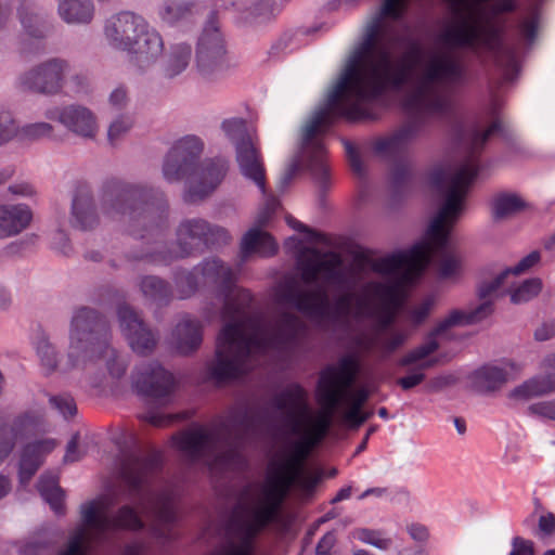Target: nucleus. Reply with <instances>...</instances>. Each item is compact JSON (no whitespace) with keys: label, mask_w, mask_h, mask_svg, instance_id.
Wrapping results in <instances>:
<instances>
[{"label":"nucleus","mask_w":555,"mask_h":555,"mask_svg":"<svg viewBox=\"0 0 555 555\" xmlns=\"http://www.w3.org/2000/svg\"><path fill=\"white\" fill-rule=\"evenodd\" d=\"M175 281L181 299L194 295L201 284L216 285L223 299L221 314L228 322L218 334L216 358L208 367L215 382L225 383L246 374L250 358L256 353L269 348L288 353L299 346L306 328L301 320L288 311L276 317L268 333H259L258 323L247 315L251 293L236 286V273L219 258L205 259L191 271L177 272Z\"/></svg>","instance_id":"nucleus-1"},{"label":"nucleus","mask_w":555,"mask_h":555,"mask_svg":"<svg viewBox=\"0 0 555 555\" xmlns=\"http://www.w3.org/2000/svg\"><path fill=\"white\" fill-rule=\"evenodd\" d=\"M502 130L499 119L493 120L485 130L473 128L463 141L465 158L453 175L443 168L430 173V183L438 191H444L446 199L437 215L430 221L425 238L409 250L392 254L372 261V270L379 274H392L402 270L403 281L409 284L425 271L431 257L438 258V274L448 279L456 274L460 260L452 250L450 232L460 217L468 190L480 170V155L490 137Z\"/></svg>","instance_id":"nucleus-2"},{"label":"nucleus","mask_w":555,"mask_h":555,"mask_svg":"<svg viewBox=\"0 0 555 555\" xmlns=\"http://www.w3.org/2000/svg\"><path fill=\"white\" fill-rule=\"evenodd\" d=\"M466 67L455 57H433L417 79L414 90L402 103L408 119L392 133L374 142V152L392 162L391 184L396 190L408 185L412 179L409 162L410 144L425 133L429 118L447 116L452 109L451 99L434 85H462L466 80Z\"/></svg>","instance_id":"nucleus-3"},{"label":"nucleus","mask_w":555,"mask_h":555,"mask_svg":"<svg viewBox=\"0 0 555 555\" xmlns=\"http://www.w3.org/2000/svg\"><path fill=\"white\" fill-rule=\"evenodd\" d=\"M360 372V362L353 354L341 357L336 365L325 366L319 375L317 384L318 399L324 411L312 418L307 402V391L298 383L288 385L272 399V405L279 411H286L285 424L297 440L308 450L319 446L326 437L333 413L341 404Z\"/></svg>","instance_id":"nucleus-4"},{"label":"nucleus","mask_w":555,"mask_h":555,"mask_svg":"<svg viewBox=\"0 0 555 555\" xmlns=\"http://www.w3.org/2000/svg\"><path fill=\"white\" fill-rule=\"evenodd\" d=\"M396 41L397 37L378 17L362 34L345 65L372 102L389 89H401L418 64L422 50L414 40L409 42L408 51L393 61L389 48Z\"/></svg>","instance_id":"nucleus-5"},{"label":"nucleus","mask_w":555,"mask_h":555,"mask_svg":"<svg viewBox=\"0 0 555 555\" xmlns=\"http://www.w3.org/2000/svg\"><path fill=\"white\" fill-rule=\"evenodd\" d=\"M372 101L344 67L339 79L327 95L323 107L314 113L302 133V147L307 153L308 168L323 186L328 182L330 169L326 149L315 137L326 132L337 119L348 122L377 120L379 115L371 107Z\"/></svg>","instance_id":"nucleus-6"},{"label":"nucleus","mask_w":555,"mask_h":555,"mask_svg":"<svg viewBox=\"0 0 555 555\" xmlns=\"http://www.w3.org/2000/svg\"><path fill=\"white\" fill-rule=\"evenodd\" d=\"M310 453L302 443L294 441L281 461L270 463L262 503L253 508L237 504L223 528L257 545L259 534L275 520L289 490L300 481Z\"/></svg>","instance_id":"nucleus-7"},{"label":"nucleus","mask_w":555,"mask_h":555,"mask_svg":"<svg viewBox=\"0 0 555 555\" xmlns=\"http://www.w3.org/2000/svg\"><path fill=\"white\" fill-rule=\"evenodd\" d=\"M101 203L103 214L135 238L156 237L168 227V204L158 189L111 178L102 185Z\"/></svg>","instance_id":"nucleus-8"},{"label":"nucleus","mask_w":555,"mask_h":555,"mask_svg":"<svg viewBox=\"0 0 555 555\" xmlns=\"http://www.w3.org/2000/svg\"><path fill=\"white\" fill-rule=\"evenodd\" d=\"M163 459L159 451L146 454H126L120 462L119 476L129 489L130 495L140 498L139 507L153 517L152 531L157 538L169 539L171 528L178 519L173 495L167 491L143 495L152 479L162 470Z\"/></svg>","instance_id":"nucleus-9"},{"label":"nucleus","mask_w":555,"mask_h":555,"mask_svg":"<svg viewBox=\"0 0 555 555\" xmlns=\"http://www.w3.org/2000/svg\"><path fill=\"white\" fill-rule=\"evenodd\" d=\"M109 326L103 315L90 308H79L72 319L68 361L64 370L86 367L103 359L108 374L113 378H121L128 363L109 346Z\"/></svg>","instance_id":"nucleus-10"},{"label":"nucleus","mask_w":555,"mask_h":555,"mask_svg":"<svg viewBox=\"0 0 555 555\" xmlns=\"http://www.w3.org/2000/svg\"><path fill=\"white\" fill-rule=\"evenodd\" d=\"M204 143L196 135H185L178 140L164 160L163 175L168 182L180 181L195 175L184 193L186 203H195L208 196L224 179L229 163L221 157L206 159L197 168Z\"/></svg>","instance_id":"nucleus-11"},{"label":"nucleus","mask_w":555,"mask_h":555,"mask_svg":"<svg viewBox=\"0 0 555 555\" xmlns=\"http://www.w3.org/2000/svg\"><path fill=\"white\" fill-rule=\"evenodd\" d=\"M280 299L299 312L338 327H348L350 318L366 317L371 307L365 297L350 292L339 295L331 307L324 289L300 291L294 284L283 287Z\"/></svg>","instance_id":"nucleus-12"},{"label":"nucleus","mask_w":555,"mask_h":555,"mask_svg":"<svg viewBox=\"0 0 555 555\" xmlns=\"http://www.w3.org/2000/svg\"><path fill=\"white\" fill-rule=\"evenodd\" d=\"M493 311L492 304L482 302L475 309L453 310L450 314L440 321L436 327L427 335L426 341L416 348L406 352L399 361L401 366L412 365L421 360L426 359L439 348L437 337L442 335L452 326L476 324L488 318Z\"/></svg>","instance_id":"nucleus-13"},{"label":"nucleus","mask_w":555,"mask_h":555,"mask_svg":"<svg viewBox=\"0 0 555 555\" xmlns=\"http://www.w3.org/2000/svg\"><path fill=\"white\" fill-rule=\"evenodd\" d=\"M229 232L219 225L194 218L182 221L177 229V244L180 257H186L193 253H202L207 248L225 245L230 242Z\"/></svg>","instance_id":"nucleus-14"},{"label":"nucleus","mask_w":555,"mask_h":555,"mask_svg":"<svg viewBox=\"0 0 555 555\" xmlns=\"http://www.w3.org/2000/svg\"><path fill=\"white\" fill-rule=\"evenodd\" d=\"M228 68L223 37L216 24L215 13L203 30L196 49V70L202 79H216Z\"/></svg>","instance_id":"nucleus-15"},{"label":"nucleus","mask_w":555,"mask_h":555,"mask_svg":"<svg viewBox=\"0 0 555 555\" xmlns=\"http://www.w3.org/2000/svg\"><path fill=\"white\" fill-rule=\"evenodd\" d=\"M135 391L159 404H167L176 388L173 375L157 362L137 367L132 380Z\"/></svg>","instance_id":"nucleus-16"},{"label":"nucleus","mask_w":555,"mask_h":555,"mask_svg":"<svg viewBox=\"0 0 555 555\" xmlns=\"http://www.w3.org/2000/svg\"><path fill=\"white\" fill-rule=\"evenodd\" d=\"M68 70L69 64L66 60L53 57L21 75L18 82L26 90L56 94L62 90Z\"/></svg>","instance_id":"nucleus-17"},{"label":"nucleus","mask_w":555,"mask_h":555,"mask_svg":"<svg viewBox=\"0 0 555 555\" xmlns=\"http://www.w3.org/2000/svg\"><path fill=\"white\" fill-rule=\"evenodd\" d=\"M47 430L43 412L28 411L18 415L9 427L0 426V463L12 452L15 443Z\"/></svg>","instance_id":"nucleus-18"},{"label":"nucleus","mask_w":555,"mask_h":555,"mask_svg":"<svg viewBox=\"0 0 555 555\" xmlns=\"http://www.w3.org/2000/svg\"><path fill=\"white\" fill-rule=\"evenodd\" d=\"M120 328L131 349L142 356L151 353L157 345L156 335L145 325L138 313L127 305L117 311Z\"/></svg>","instance_id":"nucleus-19"},{"label":"nucleus","mask_w":555,"mask_h":555,"mask_svg":"<svg viewBox=\"0 0 555 555\" xmlns=\"http://www.w3.org/2000/svg\"><path fill=\"white\" fill-rule=\"evenodd\" d=\"M409 284L403 281L400 274L390 283L371 282L366 288L378 299L383 301V314L378 321L380 331L389 328L396 321L397 311L401 308L404 300L403 287Z\"/></svg>","instance_id":"nucleus-20"},{"label":"nucleus","mask_w":555,"mask_h":555,"mask_svg":"<svg viewBox=\"0 0 555 555\" xmlns=\"http://www.w3.org/2000/svg\"><path fill=\"white\" fill-rule=\"evenodd\" d=\"M145 22L142 16L124 11L106 21L104 34L112 47L126 51L139 31L145 29Z\"/></svg>","instance_id":"nucleus-21"},{"label":"nucleus","mask_w":555,"mask_h":555,"mask_svg":"<svg viewBox=\"0 0 555 555\" xmlns=\"http://www.w3.org/2000/svg\"><path fill=\"white\" fill-rule=\"evenodd\" d=\"M479 46L495 53L496 64L506 80H512L519 70L517 51L502 42V30L495 26L480 27Z\"/></svg>","instance_id":"nucleus-22"},{"label":"nucleus","mask_w":555,"mask_h":555,"mask_svg":"<svg viewBox=\"0 0 555 555\" xmlns=\"http://www.w3.org/2000/svg\"><path fill=\"white\" fill-rule=\"evenodd\" d=\"M144 28L126 50L131 54V62L141 70L153 65L164 51V41L159 33L151 28L147 22Z\"/></svg>","instance_id":"nucleus-23"},{"label":"nucleus","mask_w":555,"mask_h":555,"mask_svg":"<svg viewBox=\"0 0 555 555\" xmlns=\"http://www.w3.org/2000/svg\"><path fill=\"white\" fill-rule=\"evenodd\" d=\"M236 162L241 173L253 181L262 194L266 193V168L258 140L237 144Z\"/></svg>","instance_id":"nucleus-24"},{"label":"nucleus","mask_w":555,"mask_h":555,"mask_svg":"<svg viewBox=\"0 0 555 555\" xmlns=\"http://www.w3.org/2000/svg\"><path fill=\"white\" fill-rule=\"evenodd\" d=\"M50 120H57L68 130L85 137L93 138L96 132V124L93 114L86 107L69 105L63 108L54 107L46 112Z\"/></svg>","instance_id":"nucleus-25"},{"label":"nucleus","mask_w":555,"mask_h":555,"mask_svg":"<svg viewBox=\"0 0 555 555\" xmlns=\"http://www.w3.org/2000/svg\"><path fill=\"white\" fill-rule=\"evenodd\" d=\"M55 439H42L24 447L20 461V482L22 486L28 485L33 476L41 466L44 456L52 452L56 447Z\"/></svg>","instance_id":"nucleus-26"},{"label":"nucleus","mask_w":555,"mask_h":555,"mask_svg":"<svg viewBox=\"0 0 555 555\" xmlns=\"http://www.w3.org/2000/svg\"><path fill=\"white\" fill-rule=\"evenodd\" d=\"M98 221L91 189L87 183H79L73 197L72 224L81 230H90Z\"/></svg>","instance_id":"nucleus-27"},{"label":"nucleus","mask_w":555,"mask_h":555,"mask_svg":"<svg viewBox=\"0 0 555 555\" xmlns=\"http://www.w3.org/2000/svg\"><path fill=\"white\" fill-rule=\"evenodd\" d=\"M439 41L447 48H469L479 47L480 26L469 22L467 18L446 28L439 35Z\"/></svg>","instance_id":"nucleus-28"},{"label":"nucleus","mask_w":555,"mask_h":555,"mask_svg":"<svg viewBox=\"0 0 555 555\" xmlns=\"http://www.w3.org/2000/svg\"><path fill=\"white\" fill-rule=\"evenodd\" d=\"M172 339L177 351L190 354L197 350L203 341V327L198 320L189 317L182 319L172 332Z\"/></svg>","instance_id":"nucleus-29"},{"label":"nucleus","mask_w":555,"mask_h":555,"mask_svg":"<svg viewBox=\"0 0 555 555\" xmlns=\"http://www.w3.org/2000/svg\"><path fill=\"white\" fill-rule=\"evenodd\" d=\"M33 219V212L28 206L0 205V237H9L25 230Z\"/></svg>","instance_id":"nucleus-30"},{"label":"nucleus","mask_w":555,"mask_h":555,"mask_svg":"<svg viewBox=\"0 0 555 555\" xmlns=\"http://www.w3.org/2000/svg\"><path fill=\"white\" fill-rule=\"evenodd\" d=\"M214 442V434L202 428L183 431L175 438L177 448L194 460L204 456Z\"/></svg>","instance_id":"nucleus-31"},{"label":"nucleus","mask_w":555,"mask_h":555,"mask_svg":"<svg viewBox=\"0 0 555 555\" xmlns=\"http://www.w3.org/2000/svg\"><path fill=\"white\" fill-rule=\"evenodd\" d=\"M506 367L483 365L470 375L473 388L481 393L493 392L500 389L508 380Z\"/></svg>","instance_id":"nucleus-32"},{"label":"nucleus","mask_w":555,"mask_h":555,"mask_svg":"<svg viewBox=\"0 0 555 555\" xmlns=\"http://www.w3.org/2000/svg\"><path fill=\"white\" fill-rule=\"evenodd\" d=\"M540 259V253L538 250H533L521 258L514 268H509L501 272L493 281L481 283L478 288V295L480 299L485 300L483 302H490L487 300V298L495 293L505 283V279H507L511 274L517 275L528 271L533 266H535Z\"/></svg>","instance_id":"nucleus-33"},{"label":"nucleus","mask_w":555,"mask_h":555,"mask_svg":"<svg viewBox=\"0 0 555 555\" xmlns=\"http://www.w3.org/2000/svg\"><path fill=\"white\" fill-rule=\"evenodd\" d=\"M278 251V244L274 238L267 232L259 229H250L242 238L241 254L243 258H247L253 254L262 257H271Z\"/></svg>","instance_id":"nucleus-34"},{"label":"nucleus","mask_w":555,"mask_h":555,"mask_svg":"<svg viewBox=\"0 0 555 555\" xmlns=\"http://www.w3.org/2000/svg\"><path fill=\"white\" fill-rule=\"evenodd\" d=\"M192 57V47L188 43H175L170 46L162 63L164 78L173 79L181 75L189 66Z\"/></svg>","instance_id":"nucleus-35"},{"label":"nucleus","mask_w":555,"mask_h":555,"mask_svg":"<svg viewBox=\"0 0 555 555\" xmlns=\"http://www.w3.org/2000/svg\"><path fill=\"white\" fill-rule=\"evenodd\" d=\"M18 16L25 35H27L29 39L36 40L34 49L28 47L26 42H23L22 52L38 53L43 49L41 40L46 37L48 25L25 5L18 9Z\"/></svg>","instance_id":"nucleus-36"},{"label":"nucleus","mask_w":555,"mask_h":555,"mask_svg":"<svg viewBox=\"0 0 555 555\" xmlns=\"http://www.w3.org/2000/svg\"><path fill=\"white\" fill-rule=\"evenodd\" d=\"M257 545L223 528L220 539L206 555H255Z\"/></svg>","instance_id":"nucleus-37"},{"label":"nucleus","mask_w":555,"mask_h":555,"mask_svg":"<svg viewBox=\"0 0 555 555\" xmlns=\"http://www.w3.org/2000/svg\"><path fill=\"white\" fill-rule=\"evenodd\" d=\"M555 392V374L534 376L509 392V398L517 400H529L534 397H542Z\"/></svg>","instance_id":"nucleus-38"},{"label":"nucleus","mask_w":555,"mask_h":555,"mask_svg":"<svg viewBox=\"0 0 555 555\" xmlns=\"http://www.w3.org/2000/svg\"><path fill=\"white\" fill-rule=\"evenodd\" d=\"M61 18L67 24H89L94 16L91 0H56Z\"/></svg>","instance_id":"nucleus-39"},{"label":"nucleus","mask_w":555,"mask_h":555,"mask_svg":"<svg viewBox=\"0 0 555 555\" xmlns=\"http://www.w3.org/2000/svg\"><path fill=\"white\" fill-rule=\"evenodd\" d=\"M37 489L41 498L50 505L55 514H64L65 494L59 485V477L56 475L51 473L42 474L37 482Z\"/></svg>","instance_id":"nucleus-40"},{"label":"nucleus","mask_w":555,"mask_h":555,"mask_svg":"<svg viewBox=\"0 0 555 555\" xmlns=\"http://www.w3.org/2000/svg\"><path fill=\"white\" fill-rule=\"evenodd\" d=\"M109 530L141 531L145 528V522L140 516L138 509L131 505H122L113 517H109Z\"/></svg>","instance_id":"nucleus-41"},{"label":"nucleus","mask_w":555,"mask_h":555,"mask_svg":"<svg viewBox=\"0 0 555 555\" xmlns=\"http://www.w3.org/2000/svg\"><path fill=\"white\" fill-rule=\"evenodd\" d=\"M140 288L144 297L158 305H166L172 297L170 285L154 275L144 276L141 280Z\"/></svg>","instance_id":"nucleus-42"},{"label":"nucleus","mask_w":555,"mask_h":555,"mask_svg":"<svg viewBox=\"0 0 555 555\" xmlns=\"http://www.w3.org/2000/svg\"><path fill=\"white\" fill-rule=\"evenodd\" d=\"M81 519L86 527L94 529L100 534L109 531V516L103 513L101 504L96 501L81 506Z\"/></svg>","instance_id":"nucleus-43"},{"label":"nucleus","mask_w":555,"mask_h":555,"mask_svg":"<svg viewBox=\"0 0 555 555\" xmlns=\"http://www.w3.org/2000/svg\"><path fill=\"white\" fill-rule=\"evenodd\" d=\"M525 206L524 201L516 194L501 193L492 199V211L495 219H503L511 216Z\"/></svg>","instance_id":"nucleus-44"},{"label":"nucleus","mask_w":555,"mask_h":555,"mask_svg":"<svg viewBox=\"0 0 555 555\" xmlns=\"http://www.w3.org/2000/svg\"><path fill=\"white\" fill-rule=\"evenodd\" d=\"M221 129L225 137L235 145L244 141H255L248 132L246 120L243 118H229L222 121Z\"/></svg>","instance_id":"nucleus-45"},{"label":"nucleus","mask_w":555,"mask_h":555,"mask_svg":"<svg viewBox=\"0 0 555 555\" xmlns=\"http://www.w3.org/2000/svg\"><path fill=\"white\" fill-rule=\"evenodd\" d=\"M542 289V281L538 278L528 279L516 288L509 291L513 304H522L531 300Z\"/></svg>","instance_id":"nucleus-46"},{"label":"nucleus","mask_w":555,"mask_h":555,"mask_svg":"<svg viewBox=\"0 0 555 555\" xmlns=\"http://www.w3.org/2000/svg\"><path fill=\"white\" fill-rule=\"evenodd\" d=\"M18 137L21 141H38L49 139L53 134V127L49 122L39 121L27 124L23 127L17 126Z\"/></svg>","instance_id":"nucleus-47"},{"label":"nucleus","mask_w":555,"mask_h":555,"mask_svg":"<svg viewBox=\"0 0 555 555\" xmlns=\"http://www.w3.org/2000/svg\"><path fill=\"white\" fill-rule=\"evenodd\" d=\"M190 13V5L182 0H167L159 11L162 20L169 24L185 18Z\"/></svg>","instance_id":"nucleus-48"},{"label":"nucleus","mask_w":555,"mask_h":555,"mask_svg":"<svg viewBox=\"0 0 555 555\" xmlns=\"http://www.w3.org/2000/svg\"><path fill=\"white\" fill-rule=\"evenodd\" d=\"M352 537L382 551L389 550L392 544V540L387 538L385 533L379 530L360 528L352 531Z\"/></svg>","instance_id":"nucleus-49"},{"label":"nucleus","mask_w":555,"mask_h":555,"mask_svg":"<svg viewBox=\"0 0 555 555\" xmlns=\"http://www.w3.org/2000/svg\"><path fill=\"white\" fill-rule=\"evenodd\" d=\"M91 548V538L86 529H78L69 539L65 551L60 555H87Z\"/></svg>","instance_id":"nucleus-50"},{"label":"nucleus","mask_w":555,"mask_h":555,"mask_svg":"<svg viewBox=\"0 0 555 555\" xmlns=\"http://www.w3.org/2000/svg\"><path fill=\"white\" fill-rule=\"evenodd\" d=\"M49 403L51 408L56 410L65 420L72 418L77 413L76 402L69 393L50 396Z\"/></svg>","instance_id":"nucleus-51"},{"label":"nucleus","mask_w":555,"mask_h":555,"mask_svg":"<svg viewBox=\"0 0 555 555\" xmlns=\"http://www.w3.org/2000/svg\"><path fill=\"white\" fill-rule=\"evenodd\" d=\"M18 137L17 124L9 109H0V146Z\"/></svg>","instance_id":"nucleus-52"},{"label":"nucleus","mask_w":555,"mask_h":555,"mask_svg":"<svg viewBox=\"0 0 555 555\" xmlns=\"http://www.w3.org/2000/svg\"><path fill=\"white\" fill-rule=\"evenodd\" d=\"M37 353L41 364L46 367L47 373H52L56 369V353L53 346L42 336L36 343Z\"/></svg>","instance_id":"nucleus-53"},{"label":"nucleus","mask_w":555,"mask_h":555,"mask_svg":"<svg viewBox=\"0 0 555 555\" xmlns=\"http://www.w3.org/2000/svg\"><path fill=\"white\" fill-rule=\"evenodd\" d=\"M405 7L404 0H384L380 12L373 16L365 25L364 29H366L376 18H382V21L386 24L385 17H390L393 20L399 18L402 15L403 9ZM365 30H363L364 33Z\"/></svg>","instance_id":"nucleus-54"},{"label":"nucleus","mask_w":555,"mask_h":555,"mask_svg":"<svg viewBox=\"0 0 555 555\" xmlns=\"http://www.w3.org/2000/svg\"><path fill=\"white\" fill-rule=\"evenodd\" d=\"M322 272H331L328 262L308 260L301 266V280L306 284H312L317 282Z\"/></svg>","instance_id":"nucleus-55"},{"label":"nucleus","mask_w":555,"mask_h":555,"mask_svg":"<svg viewBox=\"0 0 555 555\" xmlns=\"http://www.w3.org/2000/svg\"><path fill=\"white\" fill-rule=\"evenodd\" d=\"M132 118L129 115L118 116L108 128V140L112 144L115 143L124 133L132 127Z\"/></svg>","instance_id":"nucleus-56"},{"label":"nucleus","mask_w":555,"mask_h":555,"mask_svg":"<svg viewBox=\"0 0 555 555\" xmlns=\"http://www.w3.org/2000/svg\"><path fill=\"white\" fill-rule=\"evenodd\" d=\"M343 143L345 145L347 159L349 163L350 168L354 173L358 176L364 175V168L363 163L360 156V153L358 152L357 147L348 140H343Z\"/></svg>","instance_id":"nucleus-57"},{"label":"nucleus","mask_w":555,"mask_h":555,"mask_svg":"<svg viewBox=\"0 0 555 555\" xmlns=\"http://www.w3.org/2000/svg\"><path fill=\"white\" fill-rule=\"evenodd\" d=\"M531 415L555 421V399L548 401H540L528 406Z\"/></svg>","instance_id":"nucleus-58"},{"label":"nucleus","mask_w":555,"mask_h":555,"mask_svg":"<svg viewBox=\"0 0 555 555\" xmlns=\"http://www.w3.org/2000/svg\"><path fill=\"white\" fill-rule=\"evenodd\" d=\"M434 305V299L428 297L423 302L410 311V319L415 325L422 324L429 315Z\"/></svg>","instance_id":"nucleus-59"},{"label":"nucleus","mask_w":555,"mask_h":555,"mask_svg":"<svg viewBox=\"0 0 555 555\" xmlns=\"http://www.w3.org/2000/svg\"><path fill=\"white\" fill-rule=\"evenodd\" d=\"M347 390H349V388ZM347 397L349 398V408L362 410L370 398V391L365 387H361L352 392L347 391L344 400Z\"/></svg>","instance_id":"nucleus-60"},{"label":"nucleus","mask_w":555,"mask_h":555,"mask_svg":"<svg viewBox=\"0 0 555 555\" xmlns=\"http://www.w3.org/2000/svg\"><path fill=\"white\" fill-rule=\"evenodd\" d=\"M406 338L408 335L404 332H392L389 337L383 340L382 349L386 353H392L404 344Z\"/></svg>","instance_id":"nucleus-61"},{"label":"nucleus","mask_w":555,"mask_h":555,"mask_svg":"<svg viewBox=\"0 0 555 555\" xmlns=\"http://www.w3.org/2000/svg\"><path fill=\"white\" fill-rule=\"evenodd\" d=\"M509 555H534L533 542L521 537L513 538Z\"/></svg>","instance_id":"nucleus-62"},{"label":"nucleus","mask_w":555,"mask_h":555,"mask_svg":"<svg viewBox=\"0 0 555 555\" xmlns=\"http://www.w3.org/2000/svg\"><path fill=\"white\" fill-rule=\"evenodd\" d=\"M140 418L155 427H166L173 422V416L163 415L153 411L145 412L140 416Z\"/></svg>","instance_id":"nucleus-63"},{"label":"nucleus","mask_w":555,"mask_h":555,"mask_svg":"<svg viewBox=\"0 0 555 555\" xmlns=\"http://www.w3.org/2000/svg\"><path fill=\"white\" fill-rule=\"evenodd\" d=\"M538 16L534 14L519 24L520 34L529 41H533L538 33Z\"/></svg>","instance_id":"nucleus-64"}]
</instances>
